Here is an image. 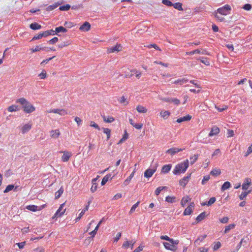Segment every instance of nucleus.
I'll list each match as a JSON object with an SVG mask.
<instances>
[{"label":"nucleus","mask_w":252,"mask_h":252,"mask_svg":"<svg viewBox=\"0 0 252 252\" xmlns=\"http://www.w3.org/2000/svg\"><path fill=\"white\" fill-rule=\"evenodd\" d=\"M160 115L164 119H167L169 117L170 113L168 111H161L160 112Z\"/></svg>","instance_id":"nucleus-38"},{"label":"nucleus","mask_w":252,"mask_h":252,"mask_svg":"<svg viewBox=\"0 0 252 252\" xmlns=\"http://www.w3.org/2000/svg\"><path fill=\"white\" fill-rule=\"evenodd\" d=\"M54 31H55V33H59L60 32H67V30L65 28L60 26L57 27Z\"/></svg>","instance_id":"nucleus-43"},{"label":"nucleus","mask_w":252,"mask_h":252,"mask_svg":"<svg viewBox=\"0 0 252 252\" xmlns=\"http://www.w3.org/2000/svg\"><path fill=\"white\" fill-rule=\"evenodd\" d=\"M64 205L65 203H63L60 205L59 208L56 211L54 215L52 217V219H54L56 218L61 217L64 214L66 211V209H63Z\"/></svg>","instance_id":"nucleus-5"},{"label":"nucleus","mask_w":252,"mask_h":252,"mask_svg":"<svg viewBox=\"0 0 252 252\" xmlns=\"http://www.w3.org/2000/svg\"><path fill=\"white\" fill-rule=\"evenodd\" d=\"M90 126L91 127H93L95 129H97L98 130H100V127L99 126H98V125L96 124L94 122V121H91L90 122Z\"/></svg>","instance_id":"nucleus-56"},{"label":"nucleus","mask_w":252,"mask_h":252,"mask_svg":"<svg viewBox=\"0 0 252 252\" xmlns=\"http://www.w3.org/2000/svg\"><path fill=\"white\" fill-rule=\"evenodd\" d=\"M59 5V4L58 3H55L52 5H50L46 8V10L48 11L53 10L54 9L57 8Z\"/></svg>","instance_id":"nucleus-48"},{"label":"nucleus","mask_w":252,"mask_h":252,"mask_svg":"<svg viewBox=\"0 0 252 252\" xmlns=\"http://www.w3.org/2000/svg\"><path fill=\"white\" fill-rule=\"evenodd\" d=\"M220 132V129L216 126H214L210 133H209V137H212L214 135H217Z\"/></svg>","instance_id":"nucleus-19"},{"label":"nucleus","mask_w":252,"mask_h":252,"mask_svg":"<svg viewBox=\"0 0 252 252\" xmlns=\"http://www.w3.org/2000/svg\"><path fill=\"white\" fill-rule=\"evenodd\" d=\"M63 187H61V188L55 193V199H57L60 198L63 193Z\"/></svg>","instance_id":"nucleus-42"},{"label":"nucleus","mask_w":252,"mask_h":252,"mask_svg":"<svg viewBox=\"0 0 252 252\" xmlns=\"http://www.w3.org/2000/svg\"><path fill=\"white\" fill-rule=\"evenodd\" d=\"M161 240H165L169 241L170 243L173 244H178L179 241L178 240H174L173 239L170 238L167 235H161L160 237Z\"/></svg>","instance_id":"nucleus-12"},{"label":"nucleus","mask_w":252,"mask_h":252,"mask_svg":"<svg viewBox=\"0 0 252 252\" xmlns=\"http://www.w3.org/2000/svg\"><path fill=\"white\" fill-rule=\"evenodd\" d=\"M166 187H158V188L156 189V190H155V194H156V195H158L160 193V191H161L162 189H166Z\"/></svg>","instance_id":"nucleus-63"},{"label":"nucleus","mask_w":252,"mask_h":252,"mask_svg":"<svg viewBox=\"0 0 252 252\" xmlns=\"http://www.w3.org/2000/svg\"><path fill=\"white\" fill-rule=\"evenodd\" d=\"M132 71L133 73L135 74L136 77L138 79H140L142 75V72L140 71L137 70L136 69H132Z\"/></svg>","instance_id":"nucleus-55"},{"label":"nucleus","mask_w":252,"mask_h":252,"mask_svg":"<svg viewBox=\"0 0 252 252\" xmlns=\"http://www.w3.org/2000/svg\"><path fill=\"white\" fill-rule=\"evenodd\" d=\"M156 171V168L155 169H148L144 172V176L146 178H150L151 177L154 173Z\"/></svg>","instance_id":"nucleus-17"},{"label":"nucleus","mask_w":252,"mask_h":252,"mask_svg":"<svg viewBox=\"0 0 252 252\" xmlns=\"http://www.w3.org/2000/svg\"><path fill=\"white\" fill-rule=\"evenodd\" d=\"M206 235H201L198 237L197 239L194 241V244L196 245H200V243L206 237Z\"/></svg>","instance_id":"nucleus-27"},{"label":"nucleus","mask_w":252,"mask_h":252,"mask_svg":"<svg viewBox=\"0 0 252 252\" xmlns=\"http://www.w3.org/2000/svg\"><path fill=\"white\" fill-rule=\"evenodd\" d=\"M135 173V170L130 174L128 177H127L124 182L125 186H127L131 181L132 178L133 177Z\"/></svg>","instance_id":"nucleus-26"},{"label":"nucleus","mask_w":252,"mask_h":252,"mask_svg":"<svg viewBox=\"0 0 252 252\" xmlns=\"http://www.w3.org/2000/svg\"><path fill=\"white\" fill-rule=\"evenodd\" d=\"M184 149L178 148H171L167 150L166 152V153L170 154L171 156H174L176 154L183 151Z\"/></svg>","instance_id":"nucleus-10"},{"label":"nucleus","mask_w":252,"mask_h":252,"mask_svg":"<svg viewBox=\"0 0 252 252\" xmlns=\"http://www.w3.org/2000/svg\"><path fill=\"white\" fill-rule=\"evenodd\" d=\"M122 47L120 44L117 43L114 46L109 48L107 49V53H114L119 52L122 50Z\"/></svg>","instance_id":"nucleus-8"},{"label":"nucleus","mask_w":252,"mask_h":252,"mask_svg":"<svg viewBox=\"0 0 252 252\" xmlns=\"http://www.w3.org/2000/svg\"><path fill=\"white\" fill-rule=\"evenodd\" d=\"M70 44H71V42L69 41H64L63 42L60 44H58V46L60 48H63L64 47H66V46H68Z\"/></svg>","instance_id":"nucleus-49"},{"label":"nucleus","mask_w":252,"mask_h":252,"mask_svg":"<svg viewBox=\"0 0 252 252\" xmlns=\"http://www.w3.org/2000/svg\"><path fill=\"white\" fill-rule=\"evenodd\" d=\"M219 220L220 223L225 224L228 222L229 218L227 217H224L220 219Z\"/></svg>","instance_id":"nucleus-64"},{"label":"nucleus","mask_w":252,"mask_h":252,"mask_svg":"<svg viewBox=\"0 0 252 252\" xmlns=\"http://www.w3.org/2000/svg\"><path fill=\"white\" fill-rule=\"evenodd\" d=\"M251 192V190H248V191H245V192H242L239 196V198L240 200H244L245 198H246V197H247V196L248 195V194H249L250 192Z\"/></svg>","instance_id":"nucleus-45"},{"label":"nucleus","mask_w":252,"mask_h":252,"mask_svg":"<svg viewBox=\"0 0 252 252\" xmlns=\"http://www.w3.org/2000/svg\"><path fill=\"white\" fill-rule=\"evenodd\" d=\"M194 54H204V55H209L208 52L204 49H202L201 50L199 49H196L193 51L189 52H186L187 55H192Z\"/></svg>","instance_id":"nucleus-11"},{"label":"nucleus","mask_w":252,"mask_h":252,"mask_svg":"<svg viewBox=\"0 0 252 252\" xmlns=\"http://www.w3.org/2000/svg\"><path fill=\"white\" fill-rule=\"evenodd\" d=\"M188 80L186 78H182L181 79L177 80L174 82L173 83L176 85H182L183 84L186 83L188 82Z\"/></svg>","instance_id":"nucleus-35"},{"label":"nucleus","mask_w":252,"mask_h":252,"mask_svg":"<svg viewBox=\"0 0 252 252\" xmlns=\"http://www.w3.org/2000/svg\"><path fill=\"white\" fill-rule=\"evenodd\" d=\"M163 245L166 250L173 252H175L177 250V247L176 245H177L178 244H173L170 243H169L167 242H163Z\"/></svg>","instance_id":"nucleus-7"},{"label":"nucleus","mask_w":252,"mask_h":252,"mask_svg":"<svg viewBox=\"0 0 252 252\" xmlns=\"http://www.w3.org/2000/svg\"><path fill=\"white\" fill-rule=\"evenodd\" d=\"M38 76L41 79H44L47 78V72L44 69L42 70V72L38 75Z\"/></svg>","instance_id":"nucleus-51"},{"label":"nucleus","mask_w":252,"mask_h":252,"mask_svg":"<svg viewBox=\"0 0 252 252\" xmlns=\"http://www.w3.org/2000/svg\"><path fill=\"white\" fill-rule=\"evenodd\" d=\"M194 207V204L193 203H191L189 204V205L185 209L184 212V215L185 216L189 215L193 211V208Z\"/></svg>","instance_id":"nucleus-13"},{"label":"nucleus","mask_w":252,"mask_h":252,"mask_svg":"<svg viewBox=\"0 0 252 252\" xmlns=\"http://www.w3.org/2000/svg\"><path fill=\"white\" fill-rule=\"evenodd\" d=\"M32 125L31 124L28 123L24 125L21 127V131L23 133H25L28 132L32 128Z\"/></svg>","instance_id":"nucleus-21"},{"label":"nucleus","mask_w":252,"mask_h":252,"mask_svg":"<svg viewBox=\"0 0 252 252\" xmlns=\"http://www.w3.org/2000/svg\"><path fill=\"white\" fill-rule=\"evenodd\" d=\"M190 198L189 196H186L184 197L181 202V204L183 207H184L187 202H188L189 200H190Z\"/></svg>","instance_id":"nucleus-36"},{"label":"nucleus","mask_w":252,"mask_h":252,"mask_svg":"<svg viewBox=\"0 0 252 252\" xmlns=\"http://www.w3.org/2000/svg\"><path fill=\"white\" fill-rule=\"evenodd\" d=\"M136 109L137 112L140 113H146L148 112V109L146 107L140 105H137L136 106Z\"/></svg>","instance_id":"nucleus-24"},{"label":"nucleus","mask_w":252,"mask_h":252,"mask_svg":"<svg viewBox=\"0 0 252 252\" xmlns=\"http://www.w3.org/2000/svg\"><path fill=\"white\" fill-rule=\"evenodd\" d=\"M216 200V198L215 197H212L209 199V200L207 202L201 203V205L203 206H204V205L211 206V205H212L213 204H214Z\"/></svg>","instance_id":"nucleus-33"},{"label":"nucleus","mask_w":252,"mask_h":252,"mask_svg":"<svg viewBox=\"0 0 252 252\" xmlns=\"http://www.w3.org/2000/svg\"><path fill=\"white\" fill-rule=\"evenodd\" d=\"M231 187V184L229 182H225L221 187V190L224 191L229 189Z\"/></svg>","instance_id":"nucleus-32"},{"label":"nucleus","mask_w":252,"mask_h":252,"mask_svg":"<svg viewBox=\"0 0 252 252\" xmlns=\"http://www.w3.org/2000/svg\"><path fill=\"white\" fill-rule=\"evenodd\" d=\"M111 174H108V175H105L102 179V181H101V184L102 186H103L110 179H112V178H111Z\"/></svg>","instance_id":"nucleus-37"},{"label":"nucleus","mask_w":252,"mask_h":252,"mask_svg":"<svg viewBox=\"0 0 252 252\" xmlns=\"http://www.w3.org/2000/svg\"><path fill=\"white\" fill-rule=\"evenodd\" d=\"M191 174L190 173L188 176L183 177L179 181V185L183 187H185L190 178Z\"/></svg>","instance_id":"nucleus-9"},{"label":"nucleus","mask_w":252,"mask_h":252,"mask_svg":"<svg viewBox=\"0 0 252 252\" xmlns=\"http://www.w3.org/2000/svg\"><path fill=\"white\" fill-rule=\"evenodd\" d=\"M96 178H94L92 180V186L91 188V191L92 192H95L97 189V184L96 183Z\"/></svg>","instance_id":"nucleus-28"},{"label":"nucleus","mask_w":252,"mask_h":252,"mask_svg":"<svg viewBox=\"0 0 252 252\" xmlns=\"http://www.w3.org/2000/svg\"><path fill=\"white\" fill-rule=\"evenodd\" d=\"M119 102L123 104L124 105H127L128 101L126 100V98L125 96H122L119 100Z\"/></svg>","instance_id":"nucleus-47"},{"label":"nucleus","mask_w":252,"mask_h":252,"mask_svg":"<svg viewBox=\"0 0 252 252\" xmlns=\"http://www.w3.org/2000/svg\"><path fill=\"white\" fill-rule=\"evenodd\" d=\"M26 209L32 212H36L38 210V206L34 205H28L26 207Z\"/></svg>","instance_id":"nucleus-39"},{"label":"nucleus","mask_w":252,"mask_h":252,"mask_svg":"<svg viewBox=\"0 0 252 252\" xmlns=\"http://www.w3.org/2000/svg\"><path fill=\"white\" fill-rule=\"evenodd\" d=\"M198 158V155L195 154L190 157V162L191 164H193L195 163Z\"/></svg>","instance_id":"nucleus-46"},{"label":"nucleus","mask_w":252,"mask_h":252,"mask_svg":"<svg viewBox=\"0 0 252 252\" xmlns=\"http://www.w3.org/2000/svg\"><path fill=\"white\" fill-rule=\"evenodd\" d=\"M102 117L103 121L106 123H110L113 122L115 121L114 118L112 116L106 117L105 116H102Z\"/></svg>","instance_id":"nucleus-29"},{"label":"nucleus","mask_w":252,"mask_h":252,"mask_svg":"<svg viewBox=\"0 0 252 252\" xmlns=\"http://www.w3.org/2000/svg\"><path fill=\"white\" fill-rule=\"evenodd\" d=\"M103 132L107 135V139L108 140L111 136V130L108 128H103Z\"/></svg>","instance_id":"nucleus-50"},{"label":"nucleus","mask_w":252,"mask_h":252,"mask_svg":"<svg viewBox=\"0 0 252 252\" xmlns=\"http://www.w3.org/2000/svg\"><path fill=\"white\" fill-rule=\"evenodd\" d=\"M7 109L9 112H16L19 110L18 106L16 105H12L9 106Z\"/></svg>","instance_id":"nucleus-40"},{"label":"nucleus","mask_w":252,"mask_h":252,"mask_svg":"<svg viewBox=\"0 0 252 252\" xmlns=\"http://www.w3.org/2000/svg\"><path fill=\"white\" fill-rule=\"evenodd\" d=\"M91 28V25L88 22H85L84 23V24L81 26L79 28V30L80 31H89L90 30Z\"/></svg>","instance_id":"nucleus-18"},{"label":"nucleus","mask_w":252,"mask_h":252,"mask_svg":"<svg viewBox=\"0 0 252 252\" xmlns=\"http://www.w3.org/2000/svg\"><path fill=\"white\" fill-rule=\"evenodd\" d=\"M50 133L51 137L54 139L58 138L61 135V132L59 129L52 130L50 131Z\"/></svg>","instance_id":"nucleus-15"},{"label":"nucleus","mask_w":252,"mask_h":252,"mask_svg":"<svg viewBox=\"0 0 252 252\" xmlns=\"http://www.w3.org/2000/svg\"><path fill=\"white\" fill-rule=\"evenodd\" d=\"M175 197L167 196L165 198V201L169 203H173L175 201Z\"/></svg>","instance_id":"nucleus-53"},{"label":"nucleus","mask_w":252,"mask_h":252,"mask_svg":"<svg viewBox=\"0 0 252 252\" xmlns=\"http://www.w3.org/2000/svg\"><path fill=\"white\" fill-rule=\"evenodd\" d=\"M198 60H199L203 63H204L206 65H210L209 61L206 58L202 57L199 59Z\"/></svg>","instance_id":"nucleus-57"},{"label":"nucleus","mask_w":252,"mask_h":252,"mask_svg":"<svg viewBox=\"0 0 252 252\" xmlns=\"http://www.w3.org/2000/svg\"><path fill=\"white\" fill-rule=\"evenodd\" d=\"M133 75L132 70L126 68L124 72V76L125 78H130Z\"/></svg>","instance_id":"nucleus-25"},{"label":"nucleus","mask_w":252,"mask_h":252,"mask_svg":"<svg viewBox=\"0 0 252 252\" xmlns=\"http://www.w3.org/2000/svg\"><path fill=\"white\" fill-rule=\"evenodd\" d=\"M139 203H140V202H139V201H138V202H137L135 204H134L132 206V207L131 208L130 210V211H129V214H131L133 213L135 211V210L136 208L138 207V205H139Z\"/></svg>","instance_id":"nucleus-58"},{"label":"nucleus","mask_w":252,"mask_h":252,"mask_svg":"<svg viewBox=\"0 0 252 252\" xmlns=\"http://www.w3.org/2000/svg\"><path fill=\"white\" fill-rule=\"evenodd\" d=\"M47 112L49 113H55L58 114L61 116H65L67 114V112L64 109H51L47 111Z\"/></svg>","instance_id":"nucleus-6"},{"label":"nucleus","mask_w":252,"mask_h":252,"mask_svg":"<svg viewBox=\"0 0 252 252\" xmlns=\"http://www.w3.org/2000/svg\"><path fill=\"white\" fill-rule=\"evenodd\" d=\"M135 243V241L133 240L131 241H126L123 243L122 247L124 248H127L128 247L130 246L131 249H132Z\"/></svg>","instance_id":"nucleus-20"},{"label":"nucleus","mask_w":252,"mask_h":252,"mask_svg":"<svg viewBox=\"0 0 252 252\" xmlns=\"http://www.w3.org/2000/svg\"><path fill=\"white\" fill-rule=\"evenodd\" d=\"M161 100L165 102L173 103L177 105H179L180 103V100L176 98H163L161 99Z\"/></svg>","instance_id":"nucleus-14"},{"label":"nucleus","mask_w":252,"mask_h":252,"mask_svg":"<svg viewBox=\"0 0 252 252\" xmlns=\"http://www.w3.org/2000/svg\"><path fill=\"white\" fill-rule=\"evenodd\" d=\"M206 217L205 212H203L200 214L196 218V220L197 222L203 220Z\"/></svg>","instance_id":"nucleus-41"},{"label":"nucleus","mask_w":252,"mask_h":252,"mask_svg":"<svg viewBox=\"0 0 252 252\" xmlns=\"http://www.w3.org/2000/svg\"><path fill=\"white\" fill-rule=\"evenodd\" d=\"M43 36H44L43 33L40 32L38 34L33 36V38H32V40H35L41 39Z\"/></svg>","instance_id":"nucleus-62"},{"label":"nucleus","mask_w":252,"mask_h":252,"mask_svg":"<svg viewBox=\"0 0 252 252\" xmlns=\"http://www.w3.org/2000/svg\"><path fill=\"white\" fill-rule=\"evenodd\" d=\"M44 49V47H41L40 46H36L33 49H32L31 50L32 52H35L37 51H39L40 50H43Z\"/></svg>","instance_id":"nucleus-59"},{"label":"nucleus","mask_w":252,"mask_h":252,"mask_svg":"<svg viewBox=\"0 0 252 252\" xmlns=\"http://www.w3.org/2000/svg\"><path fill=\"white\" fill-rule=\"evenodd\" d=\"M210 179V177L209 175L204 176L202 180L201 184L202 185H205L207 183V182H208L209 180Z\"/></svg>","instance_id":"nucleus-60"},{"label":"nucleus","mask_w":252,"mask_h":252,"mask_svg":"<svg viewBox=\"0 0 252 252\" xmlns=\"http://www.w3.org/2000/svg\"><path fill=\"white\" fill-rule=\"evenodd\" d=\"M174 7L179 10H182V4L180 2H176L172 5Z\"/></svg>","instance_id":"nucleus-54"},{"label":"nucleus","mask_w":252,"mask_h":252,"mask_svg":"<svg viewBox=\"0 0 252 252\" xmlns=\"http://www.w3.org/2000/svg\"><path fill=\"white\" fill-rule=\"evenodd\" d=\"M44 37H47L49 35H55V31L53 30H50L48 31H45L43 32Z\"/></svg>","instance_id":"nucleus-44"},{"label":"nucleus","mask_w":252,"mask_h":252,"mask_svg":"<svg viewBox=\"0 0 252 252\" xmlns=\"http://www.w3.org/2000/svg\"><path fill=\"white\" fill-rule=\"evenodd\" d=\"M70 8V5L68 4H66L65 5L61 6L59 7V9L61 11H67Z\"/></svg>","instance_id":"nucleus-52"},{"label":"nucleus","mask_w":252,"mask_h":252,"mask_svg":"<svg viewBox=\"0 0 252 252\" xmlns=\"http://www.w3.org/2000/svg\"><path fill=\"white\" fill-rule=\"evenodd\" d=\"M221 173V170L219 168H214L210 172V174L214 176H217L219 175H220Z\"/></svg>","instance_id":"nucleus-30"},{"label":"nucleus","mask_w":252,"mask_h":252,"mask_svg":"<svg viewBox=\"0 0 252 252\" xmlns=\"http://www.w3.org/2000/svg\"><path fill=\"white\" fill-rule=\"evenodd\" d=\"M189 166V160L188 159L184 160L183 162L177 164L173 171V173L174 175H179L181 173H184Z\"/></svg>","instance_id":"nucleus-3"},{"label":"nucleus","mask_w":252,"mask_h":252,"mask_svg":"<svg viewBox=\"0 0 252 252\" xmlns=\"http://www.w3.org/2000/svg\"><path fill=\"white\" fill-rule=\"evenodd\" d=\"M60 153L63 154L61 157V160L64 162H67L72 156V153L68 151H62Z\"/></svg>","instance_id":"nucleus-4"},{"label":"nucleus","mask_w":252,"mask_h":252,"mask_svg":"<svg viewBox=\"0 0 252 252\" xmlns=\"http://www.w3.org/2000/svg\"><path fill=\"white\" fill-rule=\"evenodd\" d=\"M16 102L22 105L23 111L26 113H31L35 110V107L24 97L17 99Z\"/></svg>","instance_id":"nucleus-2"},{"label":"nucleus","mask_w":252,"mask_h":252,"mask_svg":"<svg viewBox=\"0 0 252 252\" xmlns=\"http://www.w3.org/2000/svg\"><path fill=\"white\" fill-rule=\"evenodd\" d=\"M231 8L228 4H225L224 6L218 8L215 13V18L219 21L222 22L225 18L220 16H226L230 13Z\"/></svg>","instance_id":"nucleus-1"},{"label":"nucleus","mask_w":252,"mask_h":252,"mask_svg":"<svg viewBox=\"0 0 252 252\" xmlns=\"http://www.w3.org/2000/svg\"><path fill=\"white\" fill-rule=\"evenodd\" d=\"M252 180L250 178H246L244 180V183L242 185V189L246 190L248 189L249 186L251 185Z\"/></svg>","instance_id":"nucleus-16"},{"label":"nucleus","mask_w":252,"mask_h":252,"mask_svg":"<svg viewBox=\"0 0 252 252\" xmlns=\"http://www.w3.org/2000/svg\"><path fill=\"white\" fill-rule=\"evenodd\" d=\"M30 27L33 30H39L41 28V26L37 23H33L30 25Z\"/></svg>","instance_id":"nucleus-34"},{"label":"nucleus","mask_w":252,"mask_h":252,"mask_svg":"<svg viewBox=\"0 0 252 252\" xmlns=\"http://www.w3.org/2000/svg\"><path fill=\"white\" fill-rule=\"evenodd\" d=\"M14 186L13 185H8L5 190H4V193H7L11 190H12L14 188Z\"/></svg>","instance_id":"nucleus-61"},{"label":"nucleus","mask_w":252,"mask_h":252,"mask_svg":"<svg viewBox=\"0 0 252 252\" xmlns=\"http://www.w3.org/2000/svg\"><path fill=\"white\" fill-rule=\"evenodd\" d=\"M172 167L171 164H166L163 166L161 172L162 173L166 174L169 172Z\"/></svg>","instance_id":"nucleus-23"},{"label":"nucleus","mask_w":252,"mask_h":252,"mask_svg":"<svg viewBox=\"0 0 252 252\" xmlns=\"http://www.w3.org/2000/svg\"><path fill=\"white\" fill-rule=\"evenodd\" d=\"M191 116L189 115H187L184 117L177 119L176 122L178 123H181L185 121H189L191 120Z\"/></svg>","instance_id":"nucleus-22"},{"label":"nucleus","mask_w":252,"mask_h":252,"mask_svg":"<svg viewBox=\"0 0 252 252\" xmlns=\"http://www.w3.org/2000/svg\"><path fill=\"white\" fill-rule=\"evenodd\" d=\"M236 224L234 223L230 224L225 227L224 230V233L226 234L228 233L231 229H233L235 227Z\"/></svg>","instance_id":"nucleus-31"}]
</instances>
